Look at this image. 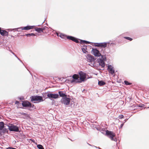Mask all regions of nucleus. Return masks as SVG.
Wrapping results in <instances>:
<instances>
[{"mask_svg": "<svg viewBox=\"0 0 149 149\" xmlns=\"http://www.w3.org/2000/svg\"><path fill=\"white\" fill-rule=\"evenodd\" d=\"M31 101L33 103H37L43 101L42 97L39 96H33L30 97Z\"/></svg>", "mask_w": 149, "mask_h": 149, "instance_id": "f257e3e1", "label": "nucleus"}, {"mask_svg": "<svg viewBox=\"0 0 149 149\" xmlns=\"http://www.w3.org/2000/svg\"><path fill=\"white\" fill-rule=\"evenodd\" d=\"M106 134L107 136L111 140L116 142L117 139L115 137V134L113 132L111 131L107 130L106 131Z\"/></svg>", "mask_w": 149, "mask_h": 149, "instance_id": "f03ea898", "label": "nucleus"}, {"mask_svg": "<svg viewBox=\"0 0 149 149\" xmlns=\"http://www.w3.org/2000/svg\"><path fill=\"white\" fill-rule=\"evenodd\" d=\"M8 129L10 131L15 132H19V127L16 126L13 124H11L10 125H8Z\"/></svg>", "mask_w": 149, "mask_h": 149, "instance_id": "7ed1b4c3", "label": "nucleus"}, {"mask_svg": "<svg viewBox=\"0 0 149 149\" xmlns=\"http://www.w3.org/2000/svg\"><path fill=\"white\" fill-rule=\"evenodd\" d=\"M61 103L64 104L65 105H69L70 102V99L67 96L62 98L61 100Z\"/></svg>", "mask_w": 149, "mask_h": 149, "instance_id": "20e7f679", "label": "nucleus"}, {"mask_svg": "<svg viewBox=\"0 0 149 149\" xmlns=\"http://www.w3.org/2000/svg\"><path fill=\"white\" fill-rule=\"evenodd\" d=\"M91 53L95 56L99 57L101 55V54L100 53L99 51L96 48H93Z\"/></svg>", "mask_w": 149, "mask_h": 149, "instance_id": "39448f33", "label": "nucleus"}, {"mask_svg": "<svg viewBox=\"0 0 149 149\" xmlns=\"http://www.w3.org/2000/svg\"><path fill=\"white\" fill-rule=\"evenodd\" d=\"M109 43V42H101V43H96V44L95 45V46L97 47H100L102 48H105L107 47V43Z\"/></svg>", "mask_w": 149, "mask_h": 149, "instance_id": "423d86ee", "label": "nucleus"}, {"mask_svg": "<svg viewBox=\"0 0 149 149\" xmlns=\"http://www.w3.org/2000/svg\"><path fill=\"white\" fill-rule=\"evenodd\" d=\"M80 76V79L81 81H84L85 79L86 78V74L82 71L80 72L79 73Z\"/></svg>", "mask_w": 149, "mask_h": 149, "instance_id": "0eeeda50", "label": "nucleus"}, {"mask_svg": "<svg viewBox=\"0 0 149 149\" xmlns=\"http://www.w3.org/2000/svg\"><path fill=\"white\" fill-rule=\"evenodd\" d=\"M47 96L49 98L56 99L58 97V95L57 94L48 93L47 94Z\"/></svg>", "mask_w": 149, "mask_h": 149, "instance_id": "6e6552de", "label": "nucleus"}, {"mask_svg": "<svg viewBox=\"0 0 149 149\" xmlns=\"http://www.w3.org/2000/svg\"><path fill=\"white\" fill-rule=\"evenodd\" d=\"M97 62L99 63V65H100L102 68V69L101 70H104V68L105 66V63L104 61L100 58L97 59Z\"/></svg>", "mask_w": 149, "mask_h": 149, "instance_id": "1a4fd4ad", "label": "nucleus"}, {"mask_svg": "<svg viewBox=\"0 0 149 149\" xmlns=\"http://www.w3.org/2000/svg\"><path fill=\"white\" fill-rule=\"evenodd\" d=\"M79 75L77 74H74L73 75L72 77L73 79L71 80V82L72 83L74 82H80L79 81V80L78 79L79 78Z\"/></svg>", "mask_w": 149, "mask_h": 149, "instance_id": "9d476101", "label": "nucleus"}, {"mask_svg": "<svg viewBox=\"0 0 149 149\" xmlns=\"http://www.w3.org/2000/svg\"><path fill=\"white\" fill-rule=\"evenodd\" d=\"M88 61L90 62H94L95 60L94 57L91 55L88 54L86 57Z\"/></svg>", "mask_w": 149, "mask_h": 149, "instance_id": "9b49d317", "label": "nucleus"}, {"mask_svg": "<svg viewBox=\"0 0 149 149\" xmlns=\"http://www.w3.org/2000/svg\"><path fill=\"white\" fill-rule=\"evenodd\" d=\"M22 105L24 107H29L31 106V103L27 100H25L22 102Z\"/></svg>", "mask_w": 149, "mask_h": 149, "instance_id": "f8f14e48", "label": "nucleus"}, {"mask_svg": "<svg viewBox=\"0 0 149 149\" xmlns=\"http://www.w3.org/2000/svg\"><path fill=\"white\" fill-rule=\"evenodd\" d=\"M0 34L3 36H8V32L5 30H2L1 28L0 27Z\"/></svg>", "mask_w": 149, "mask_h": 149, "instance_id": "ddd939ff", "label": "nucleus"}, {"mask_svg": "<svg viewBox=\"0 0 149 149\" xmlns=\"http://www.w3.org/2000/svg\"><path fill=\"white\" fill-rule=\"evenodd\" d=\"M107 70L111 74H113L115 72V70L113 69V67L111 65L108 66Z\"/></svg>", "mask_w": 149, "mask_h": 149, "instance_id": "4468645a", "label": "nucleus"}, {"mask_svg": "<svg viewBox=\"0 0 149 149\" xmlns=\"http://www.w3.org/2000/svg\"><path fill=\"white\" fill-rule=\"evenodd\" d=\"M59 95L60 97H62V98L67 96L66 93H64V92L62 91H59L58 92V95Z\"/></svg>", "mask_w": 149, "mask_h": 149, "instance_id": "2eb2a0df", "label": "nucleus"}, {"mask_svg": "<svg viewBox=\"0 0 149 149\" xmlns=\"http://www.w3.org/2000/svg\"><path fill=\"white\" fill-rule=\"evenodd\" d=\"M80 43L81 44L84 43V44H91V45H92V44H93V42H91L89 41H88L85 40H80Z\"/></svg>", "mask_w": 149, "mask_h": 149, "instance_id": "dca6fc26", "label": "nucleus"}, {"mask_svg": "<svg viewBox=\"0 0 149 149\" xmlns=\"http://www.w3.org/2000/svg\"><path fill=\"white\" fill-rule=\"evenodd\" d=\"M34 26H27L23 27V30H29L30 29H33Z\"/></svg>", "mask_w": 149, "mask_h": 149, "instance_id": "f3484780", "label": "nucleus"}, {"mask_svg": "<svg viewBox=\"0 0 149 149\" xmlns=\"http://www.w3.org/2000/svg\"><path fill=\"white\" fill-rule=\"evenodd\" d=\"M4 127V124L3 122H0V130H1Z\"/></svg>", "mask_w": 149, "mask_h": 149, "instance_id": "a211bd4d", "label": "nucleus"}, {"mask_svg": "<svg viewBox=\"0 0 149 149\" xmlns=\"http://www.w3.org/2000/svg\"><path fill=\"white\" fill-rule=\"evenodd\" d=\"M59 36L62 38L66 39V38H67L68 36L63 33H61L60 34Z\"/></svg>", "mask_w": 149, "mask_h": 149, "instance_id": "6ab92c4d", "label": "nucleus"}, {"mask_svg": "<svg viewBox=\"0 0 149 149\" xmlns=\"http://www.w3.org/2000/svg\"><path fill=\"white\" fill-rule=\"evenodd\" d=\"M23 30V27H21L19 28H15L12 29V30H15L16 31H22Z\"/></svg>", "mask_w": 149, "mask_h": 149, "instance_id": "aec40b11", "label": "nucleus"}, {"mask_svg": "<svg viewBox=\"0 0 149 149\" xmlns=\"http://www.w3.org/2000/svg\"><path fill=\"white\" fill-rule=\"evenodd\" d=\"M87 49V46H84L83 48H82V52L84 53H86V52H87L86 51Z\"/></svg>", "mask_w": 149, "mask_h": 149, "instance_id": "412c9836", "label": "nucleus"}, {"mask_svg": "<svg viewBox=\"0 0 149 149\" xmlns=\"http://www.w3.org/2000/svg\"><path fill=\"white\" fill-rule=\"evenodd\" d=\"M98 84L100 86H102L105 85V83L103 81H98Z\"/></svg>", "mask_w": 149, "mask_h": 149, "instance_id": "4be33fe9", "label": "nucleus"}, {"mask_svg": "<svg viewBox=\"0 0 149 149\" xmlns=\"http://www.w3.org/2000/svg\"><path fill=\"white\" fill-rule=\"evenodd\" d=\"M75 37L71 36H68L67 38L70 40H71L73 41Z\"/></svg>", "mask_w": 149, "mask_h": 149, "instance_id": "5701e85b", "label": "nucleus"}, {"mask_svg": "<svg viewBox=\"0 0 149 149\" xmlns=\"http://www.w3.org/2000/svg\"><path fill=\"white\" fill-rule=\"evenodd\" d=\"M35 31L38 33H40L41 31V29L40 28H35Z\"/></svg>", "mask_w": 149, "mask_h": 149, "instance_id": "b1692460", "label": "nucleus"}, {"mask_svg": "<svg viewBox=\"0 0 149 149\" xmlns=\"http://www.w3.org/2000/svg\"><path fill=\"white\" fill-rule=\"evenodd\" d=\"M26 36L27 37L35 36L36 35L35 34L33 33H28L26 34Z\"/></svg>", "mask_w": 149, "mask_h": 149, "instance_id": "393cba45", "label": "nucleus"}, {"mask_svg": "<svg viewBox=\"0 0 149 149\" xmlns=\"http://www.w3.org/2000/svg\"><path fill=\"white\" fill-rule=\"evenodd\" d=\"M37 147L39 149H44L42 146L40 144H38L37 145Z\"/></svg>", "mask_w": 149, "mask_h": 149, "instance_id": "a878e982", "label": "nucleus"}, {"mask_svg": "<svg viewBox=\"0 0 149 149\" xmlns=\"http://www.w3.org/2000/svg\"><path fill=\"white\" fill-rule=\"evenodd\" d=\"M1 132L3 133H5L6 132H8V130L7 129H6V128H4L2 129V130Z\"/></svg>", "mask_w": 149, "mask_h": 149, "instance_id": "bb28decb", "label": "nucleus"}, {"mask_svg": "<svg viewBox=\"0 0 149 149\" xmlns=\"http://www.w3.org/2000/svg\"><path fill=\"white\" fill-rule=\"evenodd\" d=\"M124 38L130 41L132 40V38L128 37H124Z\"/></svg>", "mask_w": 149, "mask_h": 149, "instance_id": "cd10ccee", "label": "nucleus"}, {"mask_svg": "<svg viewBox=\"0 0 149 149\" xmlns=\"http://www.w3.org/2000/svg\"><path fill=\"white\" fill-rule=\"evenodd\" d=\"M101 56V58L102 60H103L104 61V60L106 59V56L105 55H101L100 56Z\"/></svg>", "mask_w": 149, "mask_h": 149, "instance_id": "c85d7f7f", "label": "nucleus"}, {"mask_svg": "<svg viewBox=\"0 0 149 149\" xmlns=\"http://www.w3.org/2000/svg\"><path fill=\"white\" fill-rule=\"evenodd\" d=\"M124 83L125 84L127 85H130L132 84L131 83H130L126 81H125Z\"/></svg>", "mask_w": 149, "mask_h": 149, "instance_id": "c756f323", "label": "nucleus"}, {"mask_svg": "<svg viewBox=\"0 0 149 149\" xmlns=\"http://www.w3.org/2000/svg\"><path fill=\"white\" fill-rule=\"evenodd\" d=\"M73 41L75 42H76L77 43H78L79 42V41L78 40V39L75 38L74 39Z\"/></svg>", "mask_w": 149, "mask_h": 149, "instance_id": "7c9ffc66", "label": "nucleus"}, {"mask_svg": "<svg viewBox=\"0 0 149 149\" xmlns=\"http://www.w3.org/2000/svg\"><path fill=\"white\" fill-rule=\"evenodd\" d=\"M47 27L46 26L44 27H43L42 28H41V31L42 32H43V31L46 29V28H47Z\"/></svg>", "mask_w": 149, "mask_h": 149, "instance_id": "2f4dec72", "label": "nucleus"}, {"mask_svg": "<svg viewBox=\"0 0 149 149\" xmlns=\"http://www.w3.org/2000/svg\"><path fill=\"white\" fill-rule=\"evenodd\" d=\"M116 45V43H111L110 44V46L112 47H114L115 45Z\"/></svg>", "mask_w": 149, "mask_h": 149, "instance_id": "473e14b6", "label": "nucleus"}, {"mask_svg": "<svg viewBox=\"0 0 149 149\" xmlns=\"http://www.w3.org/2000/svg\"><path fill=\"white\" fill-rule=\"evenodd\" d=\"M30 108H32L33 109H34L35 108V106H34V105L33 104H32L31 103V106L29 107Z\"/></svg>", "mask_w": 149, "mask_h": 149, "instance_id": "72a5a7b5", "label": "nucleus"}, {"mask_svg": "<svg viewBox=\"0 0 149 149\" xmlns=\"http://www.w3.org/2000/svg\"><path fill=\"white\" fill-rule=\"evenodd\" d=\"M124 117V116L123 115H120L119 116V119H122Z\"/></svg>", "mask_w": 149, "mask_h": 149, "instance_id": "f704fd0d", "label": "nucleus"}, {"mask_svg": "<svg viewBox=\"0 0 149 149\" xmlns=\"http://www.w3.org/2000/svg\"><path fill=\"white\" fill-rule=\"evenodd\" d=\"M6 149H16V148L12 147H9L6 148Z\"/></svg>", "mask_w": 149, "mask_h": 149, "instance_id": "c9c22d12", "label": "nucleus"}, {"mask_svg": "<svg viewBox=\"0 0 149 149\" xmlns=\"http://www.w3.org/2000/svg\"><path fill=\"white\" fill-rule=\"evenodd\" d=\"M18 98L20 100H23L24 99V97L22 96L18 97Z\"/></svg>", "mask_w": 149, "mask_h": 149, "instance_id": "e433bc0d", "label": "nucleus"}, {"mask_svg": "<svg viewBox=\"0 0 149 149\" xmlns=\"http://www.w3.org/2000/svg\"><path fill=\"white\" fill-rule=\"evenodd\" d=\"M16 57L17 58V59L19 60V61L20 62H21L22 63H23L22 62V61L19 58H18L17 56V57Z\"/></svg>", "mask_w": 149, "mask_h": 149, "instance_id": "4c0bfd02", "label": "nucleus"}, {"mask_svg": "<svg viewBox=\"0 0 149 149\" xmlns=\"http://www.w3.org/2000/svg\"><path fill=\"white\" fill-rule=\"evenodd\" d=\"M88 65H89L91 66H94V64H93V63H90V64H88Z\"/></svg>", "mask_w": 149, "mask_h": 149, "instance_id": "58836bf2", "label": "nucleus"}, {"mask_svg": "<svg viewBox=\"0 0 149 149\" xmlns=\"http://www.w3.org/2000/svg\"><path fill=\"white\" fill-rule=\"evenodd\" d=\"M124 125V123H123L121 124L120 126V128H121Z\"/></svg>", "mask_w": 149, "mask_h": 149, "instance_id": "ea45409f", "label": "nucleus"}, {"mask_svg": "<svg viewBox=\"0 0 149 149\" xmlns=\"http://www.w3.org/2000/svg\"><path fill=\"white\" fill-rule=\"evenodd\" d=\"M19 101H16L15 102V104H19Z\"/></svg>", "mask_w": 149, "mask_h": 149, "instance_id": "a19ab883", "label": "nucleus"}, {"mask_svg": "<svg viewBox=\"0 0 149 149\" xmlns=\"http://www.w3.org/2000/svg\"><path fill=\"white\" fill-rule=\"evenodd\" d=\"M12 53L15 56V57H17V56L15 54V53L13 52H12Z\"/></svg>", "mask_w": 149, "mask_h": 149, "instance_id": "79ce46f5", "label": "nucleus"}, {"mask_svg": "<svg viewBox=\"0 0 149 149\" xmlns=\"http://www.w3.org/2000/svg\"><path fill=\"white\" fill-rule=\"evenodd\" d=\"M87 144H88L89 145V146H93V145H91V144H89V143H87Z\"/></svg>", "mask_w": 149, "mask_h": 149, "instance_id": "37998d69", "label": "nucleus"}, {"mask_svg": "<svg viewBox=\"0 0 149 149\" xmlns=\"http://www.w3.org/2000/svg\"><path fill=\"white\" fill-rule=\"evenodd\" d=\"M127 119H125L124 120V123H125L126 121H127Z\"/></svg>", "mask_w": 149, "mask_h": 149, "instance_id": "c03bdc74", "label": "nucleus"}, {"mask_svg": "<svg viewBox=\"0 0 149 149\" xmlns=\"http://www.w3.org/2000/svg\"><path fill=\"white\" fill-rule=\"evenodd\" d=\"M29 110H33V109H31L30 108H29Z\"/></svg>", "mask_w": 149, "mask_h": 149, "instance_id": "a18cd8bd", "label": "nucleus"}, {"mask_svg": "<svg viewBox=\"0 0 149 149\" xmlns=\"http://www.w3.org/2000/svg\"><path fill=\"white\" fill-rule=\"evenodd\" d=\"M23 114V115H26V113H24Z\"/></svg>", "mask_w": 149, "mask_h": 149, "instance_id": "49530a36", "label": "nucleus"}, {"mask_svg": "<svg viewBox=\"0 0 149 149\" xmlns=\"http://www.w3.org/2000/svg\"><path fill=\"white\" fill-rule=\"evenodd\" d=\"M9 51L11 52L12 53L13 52L12 51V50H9Z\"/></svg>", "mask_w": 149, "mask_h": 149, "instance_id": "de8ad7c7", "label": "nucleus"}, {"mask_svg": "<svg viewBox=\"0 0 149 149\" xmlns=\"http://www.w3.org/2000/svg\"><path fill=\"white\" fill-rule=\"evenodd\" d=\"M93 146L95 147V148H97V147L95 146Z\"/></svg>", "mask_w": 149, "mask_h": 149, "instance_id": "09e8293b", "label": "nucleus"}, {"mask_svg": "<svg viewBox=\"0 0 149 149\" xmlns=\"http://www.w3.org/2000/svg\"><path fill=\"white\" fill-rule=\"evenodd\" d=\"M8 36H10V35H8ZM11 36V37H13V36H12V35H11V36Z\"/></svg>", "mask_w": 149, "mask_h": 149, "instance_id": "8fccbe9b", "label": "nucleus"}, {"mask_svg": "<svg viewBox=\"0 0 149 149\" xmlns=\"http://www.w3.org/2000/svg\"><path fill=\"white\" fill-rule=\"evenodd\" d=\"M98 148L99 149H102L100 148V147H98Z\"/></svg>", "mask_w": 149, "mask_h": 149, "instance_id": "3c124183", "label": "nucleus"}, {"mask_svg": "<svg viewBox=\"0 0 149 149\" xmlns=\"http://www.w3.org/2000/svg\"><path fill=\"white\" fill-rule=\"evenodd\" d=\"M85 90H84L83 91V92H84V91H85Z\"/></svg>", "mask_w": 149, "mask_h": 149, "instance_id": "603ef678", "label": "nucleus"}, {"mask_svg": "<svg viewBox=\"0 0 149 149\" xmlns=\"http://www.w3.org/2000/svg\"><path fill=\"white\" fill-rule=\"evenodd\" d=\"M139 107H143V106H139Z\"/></svg>", "mask_w": 149, "mask_h": 149, "instance_id": "864d4df0", "label": "nucleus"}, {"mask_svg": "<svg viewBox=\"0 0 149 149\" xmlns=\"http://www.w3.org/2000/svg\"><path fill=\"white\" fill-rule=\"evenodd\" d=\"M43 23H44V22H43L42 23V24Z\"/></svg>", "mask_w": 149, "mask_h": 149, "instance_id": "5fc2aeb1", "label": "nucleus"}, {"mask_svg": "<svg viewBox=\"0 0 149 149\" xmlns=\"http://www.w3.org/2000/svg\"><path fill=\"white\" fill-rule=\"evenodd\" d=\"M57 36H58V33L57 34Z\"/></svg>", "mask_w": 149, "mask_h": 149, "instance_id": "6e6d98bb", "label": "nucleus"}, {"mask_svg": "<svg viewBox=\"0 0 149 149\" xmlns=\"http://www.w3.org/2000/svg\"><path fill=\"white\" fill-rule=\"evenodd\" d=\"M40 25H38V26H39Z\"/></svg>", "mask_w": 149, "mask_h": 149, "instance_id": "4d7b16f0", "label": "nucleus"}, {"mask_svg": "<svg viewBox=\"0 0 149 149\" xmlns=\"http://www.w3.org/2000/svg\"><path fill=\"white\" fill-rule=\"evenodd\" d=\"M148 108H149V107Z\"/></svg>", "mask_w": 149, "mask_h": 149, "instance_id": "13d9d810", "label": "nucleus"}]
</instances>
